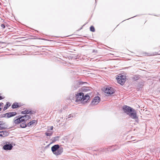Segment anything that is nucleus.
Returning <instances> with one entry per match:
<instances>
[{"label": "nucleus", "instance_id": "nucleus-8", "mask_svg": "<svg viewBox=\"0 0 160 160\" xmlns=\"http://www.w3.org/2000/svg\"><path fill=\"white\" fill-rule=\"evenodd\" d=\"M123 76L121 75L120 76V78H118L117 79L118 83L122 85H123L126 81L125 79L123 78Z\"/></svg>", "mask_w": 160, "mask_h": 160}, {"label": "nucleus", "instance_id": "nucleus-22", "mask_svg": "<svg viewBox=\"0 0 160 160\" xmlns=\"http://www.w3.org/2000/svg\"><path fill=\"white\" fill-rule=\"evenodd\" d=\"M156 54H157L156 52H155V54H154V53L151 54H148V55H147L149 56H152L156 55Z\"/></svg>", "mask_w": 160, "mask_h": 160}, {"label": "nucleus", "instance_id": "nucleus-23", "mask_svg": "<svg viewBox=\"0 0 160 160\" xmlns=\"http://www.w3.org/2000/svg\"><path fill=\"white\" fill-rule=\"evenodd\" d=\"M53 128V126H50V129H48V131H49V130H52Z\"/></svg>", "mask_w": 160, "mask_h": 160}, {"label": "nucleus", "instance_id": "nucleus-25", "mask_svg": "<svg viewBox=\"0 0 160 160\" xmlns=\"http://www.w3.org/2000/svg\"><path fill=\"white\" fill-rule=\"evenodd\" d=\"M72 115L71 114H69L68 115V118H71V117H72Z\"/></svg>", "mask_w": 160, "mask_h": 160}, {"label": "nucleus", "instance_id": "nucleus-14", "mask_svg": "<svg viewBox=\"0 0 160 160\" xmlns=\"http://www.w3.org/2000/svg\"><path fill=\"white\" fill-rule=\"evenodd\" d=\"M89 98L90 97L88 94H86L84 96H83V101L86 102L89 99Z\"/></svg>", "mask_w": 160, "mask_h": 160}, {"label": "nucleus", "instance_id": "nucleus-27", "mask_svg": "<svg viewBox=\"0 0 160 160\" xmlns=\"http://www.w3.org/2000/svg\"><path fill=\"white\" fill-rule=\"evenodd\" d=\"M3 104L2 102L0 103V107H1L2 105H3Z\"/></svg>", "mask_w": 160, "mask_h": 160}, {"label": "nucleus", "instance_id": "nucleus-15", "mask_svg": "<svg viewBox=\"0 0 160 160\" xmlns=\"http://www.w3.org/2000/svg\"><path fill=\"white\" fill-rule=\"evenodd\" d=\"M7 133L8 132L6 131L0 132V136L4 137L7 135Z\"/></svg>", "mask_w": 160, "mask_h": 160}, {"label": "nucleus", "instance_id": "nucleus-6", "mask_svg": "<svg viewBox=\"0 0 160 160\" xmlns=\"http://www.w3.org/2000/svg\"><path fill=\"white\" fill-rule=\"evenodd\" d=\"M100 101V98L98 96L95 97L94 98L91 103V104L92 105L97 104Z\"/></svg>", "mask_w": 160, "mask_h": 160}, {"label": "nucleus", "instance_id": "nucleus-12", "mask_svg": "<svg viewBox=\"0 0 160 160\" xmlns=\"http://www.w3.org/2000/svg\"><path fill=\"white\" fill-rule=\"evenodd\" d=\"M22 119H24V121L26 122L27 120L31 118V117L30 116L25 115L24 116H22Z\"/></svg>", "mask_w": 160, "mask_h": 160}, {"label": "nucleus", "instance_id": "nucleus-4", "mask_svg": "<svg viewBox=\"0 0 160 160\" xmlns=\"http://www.w3.org/2000/svg\"><path fill=\"white\" fill-rule=\"evenodd\" d=\"M84 94L83 93L80 92L76 94V101L79 102V101H83Z\"/></svg>", "mask_w": 160, "mask_h": 160}, {"label": "nucleus", "instance_id": "nucleus-3", "mask_svg": "<svg viewBox=\"0 0 160 160\" xmlns=\"http://www.w3.org/2000/svg\"><path fill=\"white\" fill-rule=\"evenodd\" d=\"M132 109L133 108L130 107L126 105L124 106L123 107V110L124 112L128 115L129 114L130 112L132 111Z\"/></svg>", "mask_w": 160, "mask_h": 160}, {"label": "nucleus", "instance_id": "nucleus-2", "mask_svg": "<svg viewBox=\"0 0 160 160\" xmlns=\"http://www.w3.org/2000/svg\"><path fill=\"white\" fill-rule=\"evenodd\" d=\"M13 120L15 124H18L22 123V122H24V119L22 118V116L20 115L18 117H15Z\"/></svg>", "mask_w": 160, "mask_h": 160}, {"label": "nucleus", "instance_id": "nucleus-5", "mask_svg": "<svg viewBox=\"0 0 160 160\" xmlns=\"http://www.w3.org/2000/svg\"><path fill=\"white\" fill-rule=\"evenodd\" d=\"M115 92L114 89L112 87H108L106 88L105 92L108 94H112Z\"/></svg>", "mask_w": 160, "mask_h": 160}, {"label": "nucleus", "instance_id": "nucleus-19", "mask_svg": "<svg viewBox=\"0 0 160 160\" xmlns=\"http://www.w3.org/2000/svg\"><path fill=\"white\" fill-rule=\"evenodd\" d=\"M52 132H46L45 134L47 136H50L52 135Z\"/></svg>", "mask_w": 160, "mask_h": 160}, {"label": "nucleus", "instance_id": "nucleus-16", "mask_svg": "<svg viewBox=\"0 0 160 160\" xmlns=\"http://www.w3.org/2000/svg\"><path fill=\"white\" fill-rule=\"evenodd\" d=\"M21 113L22 114H28L29 113H31V111H30L28 110H26L24 111L21 112Z\"/></svg>", "mask_w": 160, "mask_h": 160}, {"label": "nucleus", "instance_id": "nucleus-20", "mask_svg": "<svg viewBox=\"0 0 160 160\" xmlns=\"http://www.w3.org/2000/svg\"><path fill=\"white\" fill-rule=\"evenodd\" d=\"M9 103L8 102H7L6 105L3 108V111L6 110L7 108H8V104H9Z\"/></svg>", "mask_w": 160, "mask_h": 160}, {"label": "nucleus", "instance_id": "nucleus-7", "mask_svg": "<svg viewBox=\"0 0 160 160\" xmlns=\"http://www.w3.org/2000/svg\"><path fill=\"white\" fill-rule=\"evenodd\" d=\"M13 147L11 144H10L9 142H7L6 144L3 146V149L5 150H11Z\"/></svg>", "mask_w": 160, "mask_h": 160}, {"label": "nucleus", "instance_id": "nucleus-21", "mask_svg": "<svg viewBox=\"0 0 160 160\" xmlns=\"http://www.w3.org/2000/svg\"><path fill=\"white\" fill-rule=\"evenodd\" d=\"M90 29V30L92 32H94L95 31V28L93 26H91Z\"/></svg>", "mask_w": 160, "mask_h": 160}, {"label": "nucleus", "instance_id": "nucleus-26", "mask_svg": "<svg viewBox=\"0 0 160 160\" xmlns=\"http://www.w3.org/2000/svg\"><path fill=\"white\" fill-rule=\"evenodd\" d=\"M1 125L0 124V129H2L4 128L3 127H1Z\"/></svg>", "mask_w": 160, "mask_h": 160}, {"label": "nucleus", "instance_id": "nucleus-13", "mask_svg": "<svg viewBox=\"0 0 160 160\" xmlns=\"http://www.w3.org/2000/svg\"><path fill=\"white\" fill-rule=\"evenodd\" d=\"M20 126L22 128H25L27 126H28L27 124H26V122L24 121L21 123Z\"/></svg>", "mask_w": 160, "mask_h": 160}, {"label": "nucleus", "instance_id": "nucleus-17", "mask_svg": "<svg viewBox=\"0 0 160 160\" xmlns=\"http://www.w3.org/2000/svg\"><path fill=\"white\" fill-rule=\"evenodd\" d=\"M36 122L35 120H32V121L29 122L27 126L28 127L32 125H34Z\"/></svg>", "mask_w": 160, "mask_h": 160}, {"label": "nucleus", "instance_id": "nucleus-10", "mask_svg": "<svg viewBox=\"0 0 160 160\" xmlns=\"http://www.w3.org/2000/svg\"><path fill=\"white\" fill-rule=\"evenodd\" d=\"M16 114L17 113L16 112H12L7 113L6 114L7 115L8 118H9L15 116Z\"/></svg>", "mask_w": 160, "mask_h": 160}, {"label": "nucleus", "instance_id": "nucleus-24", "mask_svg": "<svg viewBox=\"0 0 160 160\" xmlns=\"http://www.w3.org/2000/svg\"><path fill=\"white\" fill-rule=\"evenodd\" d=\"M1 26L3 28H5V25L3 24H2L1 25Z\"/></svg>", "mask_w": 160, "mask_h": 160}, {"label": "nucleus", "instance_id": "nucleus-1", "mask_svg": "<svg viewBox=\"0 0 160 160\" xmlns=\"http://www.w3.org/2000/svg\"><path fill=\"white\" fill-rule=\"evenodd\" d=\"M128 115L132 119H135L137 122H138V118L137 115L136 111L134 109H133Z\"/></svg>", "mask_w": 160, "mask_h": 160}, {"label": "nucleus", "instance_id": "nucleus-11", "mask_svg": "<svg viewBox=\"0 0 160 160\" xmlns=\"http://www.w3.org/2000/svg\"><path fill=\"white\" fill-rule=\"evenodd\" d=\"M63 152V148H59L58 149L56 152L55 153V154L56 155H60Z\"/></svg>", "mask_w": 160, "mask_h": 160}, {"label": "nucleus", "instance_id": "nucleus-18", "mask_svg": "<svg viewBox=\"0 0 160 160\" xmlns=\"http://www.w3.org/2000/svg\"><path fill=\"white\" fill-rule=\"evenodd\" d=\"M18 107L19 106L18 105V103H14L12 106V108H18Z\"/></svg>", "mask_w": 160, "mask_h": 160}, {"label": "nucleus", "instance_id": "nucleus-9", "mask_svg": "<svg viewBox=\"0 0 160 160\" xmlns=\"http://www.w3.org/2000/svg\"><path fill=\"white\" fill-rule=\"evenodd\" d=\"M59 148V146L58 144L55 145L51 148V150L54 154H55Z\"/></svg>", "mask_w": 160, "mask_h": 160}, {"label": "nucleus", "instance_id": "nucleus-28", "mask_svg": "<svg viewBox=\"0 0 160 160\" xmlns=\"http://www.w3.org/2000/svg\"><path fill=\"white\" fill-rule=\"evenodd\" d=\"M1 109H2L1 108H0V111H1Z\"/></svg>", "mask_w": 160, "mask_h": 160}]
</instances>
